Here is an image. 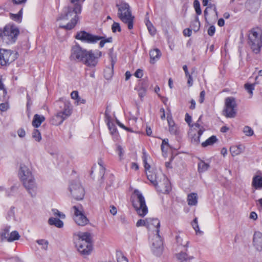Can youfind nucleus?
Instances as JSON below:
<instances>
[{
  "mask_svg": "<svg viewBox=\"0 0 262 262\" xmlns=\"http://www.w3.org/2000/svg\"><path fill=\"white\" fill-rule=\"evenodd\" d=\"M104 115H105V119L106 122H107V121L109 122V121L111 120V116L110 115V111L108 110V107H106V109L105 111Z\"/></svg>",
  "mask_w": 262,
  "mask_h": 262,
  "instance_id": "52",
  "label": "nucleus"
},
{
  "mask_svg": "<svg viewBox=\"0 0 262 262\" xmlns=\"http://www.w3.org/2000/svg\"><path fill=\"white\" fill-rule=\"evenodd\" d=\"M253 243L254 246L257 250L262 249V233L260 232H255L253 235Z\"/></svg>",
  "mask_w": 262,
  "mask_h": 262,
  "instance_id": "18",
  "label": "nucleus"
},
{
  "mask_svg": "<svg viewBox=\"0 0 262 262\" xmlns=\"http://www.w3.org/2000/svg\"><path fill=\"white\" fill-rule=\"evenodd\" d=\"M205 129L203 127H202L200 129H199L198 132V135L194 134V136L191 138V143L194 144H199L200 142V137L204 132Z\"/></svg>",
  "mask_w": 262,
  "mask_h": 262,
  "instance_id": "27",
  "label": "nucleus"
},
{
  "mask_svg": "<svg viewBox=\"0 0 262 262\" xmlns=\"http://www.w3.org/2000/svg\"><path fill=\"white\" fill-rule=\"evenodd\" d=\"M237 105L234 97H227L225 100V107L223 114L226 118H234L237 114Z\"/></svg>",
  "mask_w": 262,
  "mask_h": 262,
  "instance_id": "10",
  "label": "nucleus"
},
{
  "mask_svg": "<svg viewBox=\"0 0 262 262\" xmlns=\"http://www.w3.org/2000/svg\"><path fill=\"white\" fill-rule=\"evenodd\" d=\"M146 94V90L143 87H141L138 89V95L141 99H142Z\"/></svg>",
  "mask_w": 262,
  "mask_h": 262,
  "instance_id": "47",
  "label": "nucleus"
},
{
  "mask_svg": "<svg viewBox=\"0 0 262 262\" xmlns=\"http://www.w3.org/2000/svg\"><path fill=\"white\" fill-rule=\"evenodd\" d=\"M149 56L150 58V63H154L155 61L158 60L160 58L161 53L159 49H155L150 51Z\"/></svg>",
  "mask_w": 262,
  "mask_h": 262,
  "instance_id": "22",
  "label": "nucleus"
},
{
  "mask_svg": "<svg viewBox=\"0 0 262 262\" xmlns=\"http://www.w3.org/2000/svg\"><path fill=\"white\" fill-rule=\"evenodd\" d=\"M7 95V90L5 88L4 84L0 80V99L5 98Z\"/></svg>",
  "mask_w": 262,
  "mask_h": 262,
  "instance_id": "39",
  "label": "nucleus"
},
{
  "mask_svg": "<svg viewBox=\"0 0 262 262\" xmlns=\"http://www.w3.org/2000/svg\"><path fill=\"white\" fill-rule=\"evenodd\" d=\"M169 126V132L171 135H177L179 134V129L178 126L176 125L174 122L172 118L167 119Z\"/></svg>",
  "mask_w": 262,
  "mask_h": 262,
  "instance_id": "21",
  "label": "nucleus"
},
{
  "mask_svg": "<svg viewBox=\"0 0 262 262\" xmlns=\"http://www.w3.org/2000/svg\"><path fill=\"white\" fill-rule=\"evenodd\" d=\"M202 116H203V115H201L200 116V117L199 118V119H198V120L197 122H195L194 124L191 125L190 126H192H192H195V127H197V128H199V129H200V128H202V127H203V126L201 125V124H200V122L201 121V119H202Z\"/></svg>",
  "mask_w": 262,
  "mask_h": 262,
  "instance_id": "50",
  "label": "nucleus"
},
{
  "mask_svg": "<svg viewBox=\"0 0 262 262\" xmlns=\"http://www.w3.org/2000/svg\"><path fill=\"white\" fill-rule=\"evenodd\" d=\"M183 33L184 35L185 36H190L192 34V29H190L189 28L185 29L183 30Z\"/></svg>",
  "mask_w": 262,
  "mask_h": 262,
  "instance_id": "57",
  "label": "nucleus"
},
{
  "mask_svg": "<svg viewBox=\"0 0 262 262\" xmlns=\"http://www.w3.org/2000/svg\"><path fill=\"white\" fill-rule=\"evenodd\" d=\"M209 164L205 163L204 161L201 160L200 162L198 163V171L200 173H202L206 170L209 167Z\"/></svg>",
  "mask_w": 262,
  "mask_h": 262,
  "instance_id": "30",
  "label": "nucleus"
},
{
  "mask_svg": "<svg viewBox=\"0 0 262 262\" xmlns=\"http://www.w3.org/2000/svg\"><path fill=\"white\" fill-rule=\"evenodd\" d=\"M147 228L151 230L155 229L156 234H158L160 232V221L158 219L148 218L147 219Z\"/></svg>",
  "mask_w": 262,
  "mask_h": 262,
  "instance_id": "17",
  "label": "nucleus"
},
{
  "mask_svg": "<svg viewBox=\"0 0 262 262\" xmlns=\"http://www.w3.org/2000/svg\"><path fill=\"white\" fill-rule=\"evenodd\" d=\"M112 30L113 32H116L117 31L121 32V29L119 23L114 22L112 26Z\"/></svg>",
  "mask_w": 262,
  "mask_h": 262,
  "instance_id": "46",
  "label": "nucleus"
},
{
  "mask_svg": "<svg viewBox=\"0 0 262 262\" xmlns=\"http://www.w3.org/2000/svg\"><path fill=\"white\" fill-rule=\"evenodd\" d=\"M32 137L37 142L41 140V136L38 129H34L32 132Z\"/></svg>",
  "mask_w": 262,
  "mask_h": 262,
  "instance_id": "38",
  "label": "nucleus"
},
{
  "mask_svg": "<svg viewBox=\"0 0 262 262\" xmlns=\"http://www.w3.org/2000/svg\"><path fill=\"white\" fill-rule=\"evenodd\" d=\"M134 75L137 78H141L143 75V71L140 69H138L137 70Z\"/></svg>",
  "mask_w": 262,
  "mask_h": 262,
  "instance_id": "58",
  "label": "nucleus"
},
{
  "mask_svg": "<svg viewBox=\"0 0 262 262\" xmlns=\"http://www.w3.org/2000/svg\"><path fill=\"white\" fill-rule=\"evenodd\" d=\"M45 120V117L43 115L35 114L33 116L32 124L33 127L37 128Z\"/></svg>",
  "mask_w": 262,
  "mask_h": 262,
  "instance_id": "20",
  "label": "nucleus"
},
{
  "mask_svg": "<svg viewBox=\"0 0 262 262\" xmlns=\"http://www.w3.org/2000/svg\"><path fill=\"white\" fill-rule=\"evenodd\" d=\"M10 226L6 227L4 230L0 233L1 237L2 240L6 239L9 237V232L10 231Z\"/></svg>",
  "mask_w": 262,
  "mask_h": 262,
  "instance_id": "33",
  "label": "nucleus"
},
{
  "mask_svg": "<svg viewBox=\"0 0 262 262\" xmlns=\"http://www.w3.org/2000/svg\"><path fill=\"white\" fill-rule=\"evenodd\" d=\"M157 191L162 193H168L171 190V185L169 180L163 174H160L159 180L154 185Z\"/></svg>",
  "mask_w": 262,
  "mask_h": 262,
  "instance_id": "14",
  "label": "nucleus"
},
{
  "mask_svg": "<svg viewBox=\"0 0 262 262\" xmlns=\"http://www.w3.org/2000/svg\"><path fill=\"white\" fill-rule=\"evenodd\" d=\"M48 223L58 228H62L63 226V222L58 218L50 217L48 220Z\"/></svg>",
  "mask_w": 262,
  "mask_h": 262,
  "instance_id": "28",
  "label": "nucleus"
},
{
  "mask_svg": "<svg viewBox=\"0 0 262 262\" xmlns=\"http://www.w3.org/2000/svg\"><path fill=\"white\" fill-rule=\"evenodd\" d=\"M19 34L18 28L14 25H7L3 29H0V38L7 45L14 43Z\"/></svg>",
  "mask_w": 262,
  "mask_h": 262,
  "instance_id": "9",
  "label": "nucleus"
},
{
  "mask_svg": "<svg viewBox=\"0 0 262 262\" xmlns=\"http://www.w3.org/2000/svg\"><path fill=\"white\" fill-rule=\"evenodd\" d=\"M212 7H213V10H214V12H215L216 13H217V10H216V8L215 6L214 5H212V4H210L209 5V6H208V7H207V8L205 9V10H204V16H205V19H207V17H207V15H208L207 9H208L209 8H212Z\"/></svg>",
  "mask_w": 262,
  "mask_h": 262,
  "instance_id": "48",
  "label": "nucleus"
},
{
  "mask_svg": "<svg viewBox=\"0 0 262 262\" xmlns=\"http://www.w3.org/2000/svg\"><path fill=\"white\" fill-rule=\"evenodd\" d=\"M71 96L73 99L76 100L79 97L78 91H73L71 94Z\"/></svg>",
  "mask_w": 262,
  "mask_h": 262,
  "instance_id": "59",
  "label": "nucleus"
},
{
  "mask_svg": "<svg viewBox=\"0 0 262 262\" xmlns=\"http://www.w3.org/2000/svg\"><path fill=\"white\" fill-rule=\"evenodd\" d=\"M200 27V24L199 20V17L196 16L195 18V20L191 24V27L195 32L198 31Z\"/></svg>",
  "mask_w": 262,
  "mask_h": 262,
  "instance_id": "37",
  "label": "nucleus"
},
{
  "mask_svg": "<svg viewBox=\"0 0 262 262\" xmlns=\"http://www.w3.org/2000/svg\"><path fill=\"white\" fill-rule=\"evenodd\" d=\"M52 211L55 216H58L62 219H64L66 217L65 214L59 211L57 209H52Z\"/></svg>",
  "mask_w": 262,
  "mask_h": 262,
  "instance_id": "45",
  "label": "nucleus"
},
{
  "mask_svg": "<svg viewBox=\"0 0 262 262\" xmlns=\"http://www.w3.org/2000/svg\"><path fill=\"white\" fill-rule=\"evenodd\" d=\"M8 108V104L6 103H2L0 104V110L2 111H6Z\"/></svg>",
  "mask_w": 262,
  "mask_h": 262,
  "instance_id": "62",
  "label": "nucleus"
},
{
  "mask_svg": "<svg viewBox=\"0 0 262 262\" xmlns=\"http://www.w3.org/2000/svg\"><path fill=\"white\" fill-rule=\"evenodd\" d=\"M36 243L38 245H41L42 246V249L45 250H47L48 249L49 243L47 240L43 239H38L36 241Z\"/></svg>",
  "mask_w": 262,
  "mask_h": 262,
  "instance_id": "43",
  "label": "nucleus"
},
{
  "mask_svg": "<svg viewBox=\"0 0 262 262\" xmlns=\"http://www.w3.org/2000/svg\"><path fill=\"white\" fill-rule=\"evenodd\" d=\"M59 114L62 116L65 119L69 117L72 114V107L71 103L68 101H63L59 100L55 103Z\"/></svg>",
  "mask_w": 262,
  "mask_h": 262,
  "instance_id": "13",
  "label": "nucleus"
},
{
  "mask_svg": "<svg viewBox=\"0 0 262 262\" xmlns=\"http://www.w3.org/2000/svg\"><path fill=\"white\" fill-rule=\"evenodd\" d=\"M151 249L154 253L157 255H160L163 251V241L161 236L157 234L156 236L152 239Z\"/></svg>",
  "mask_w": 262,
  "mask_h": 262,
  "instance_id": "16",
  "label": "nucleus"
},
{
  "mask_svg": "<svg viewBox=\"0 0 262 262\" xmlns=\"http://www.w3.org/2000/svg\"><path fill=\"white\" fill-rule=\"evenodd\" d=\"M18 136L20 138H23L26 135V132L23 128H20L17 130Z\"/></svg>",
  "mask_w": 262,
  "mask_h": 262,
  "instance_id": "61",
  "label": "nucleus"
},
{
  "mask_svg": "<svg viewBox=\"0 0 262 262\" xmlns=\"http://www.w3.org/2000/svg\"><path fill=\"white\" fill-rule=\"evenodd\" d=\"M143 162H144V167H145V170L146 171L150 169V166L147 162V157H146V156L145 155H144V156L143 157Z\"/></svg>",
  "mask_w": 262,
  "mask_h": 262,
  "instance_id": "53",
  "label": "nucleus"
},
{
  "mask_svg": "<svg viewBox=\"0 0 262 262\" xmlns=\"http://www.w3.org/2000/svg\"><path fill=\"white\" fill-rule=\"evenodd\" d=\"M111 66H112V70H111L110 68L108 69V70L110 71V76L107 77L106 75H105V77L106 79H108L110 77H111L112 75V72H113V68H114V64L115 63V60L113 59V58L112 57H111Z\"/></svg>",
  "mask_w": 262,
  "mask_h": 262,
  "instance_id": "54",
  "label": "nucleus"
},
{
  "mask_svg": "<svg viewBox=\"0 0 262 262\" xmlns=\"http://www.w3.org/2000/svg\"><path fill=\"white\" fill-rule=\"evenodd\" d=\"M146 175L148 180L150 181L154 185H155L160 178V176H157L155 172L149 170H148V171H146Z\"/></svg>",
  "mask_w": 262,
  "mask_h": 262,
  "instance_id": "25",
  "label": "nucleus"
},
{
  "mask_svg": "<svg viewBox=\"0 0 262 262\" xmlns=\"http://www.w3.org/2000/svg\"><path fill=\"white\" fill-rule=\"evenodd\" d=\"M164 145L166 146L167 148H168L169 147V145L168 144V140L167 139H164L162 140L161 144V150L163 152H164Z\"/></svg>",
  "mask_w": 262,
  "mask_h": 262,
  "instance_id": "56",
  "label": "nucleus"
},
{
  "mask_svg": "<svg viewBox=\"0 0 262 262\" xmlns=\"http://www.w3.org/2000/svg\"><path fill=\"white\" fill-rule=\"evenodd\" d=\"M205 91H202L201 92L200 94V99H199V102L200 103H203L205 99Z\"/></svg>",
  "mask_w": 262,
  "mask_h": 262,
  "instance_id": "60",
  "label": "nucleus"
},
{
  "mask_svg": "<svg viewBox=\"0 0 262 262\" xmlns=\"http://www.w3.org/2000/svg\"><path fill=\"white\" fill-rule=\"evenodd\" d=\"M147 219L145 220L140 219L138 220L136 223V226L139 227L140 226H146L147 225Z\"/></svg>",
  "mask_w": 262,
  "mask_h": 262,
  "instance_id": "49",
  "label": "nucleus"
},
{
  "mask_svg": "<svg viewBox=\"0 0 262 262\" xmlns=\"http://www.w3.org/2000/svg\"><path fill=\"white\" fill-rule=\"evenodd\" d=\"M217 141V139L215 136H212L207 139L205 142L202 143V146L206 147L208 146L212 145Z\"/></svg>",
  "mask_w": 262,
  "mask_h": 262,
  "instance_id": "29",
  "label": "nucleus"
},
{
  "mask_svg": "<svg viewBox=\"0 0 262 262\" xmlns=\"http://www.w3.org/2000/svg\"><path fill=\"white\" fill-rule=\"evenodd\" d=\"M193 7L195 9L197 15H200L202 14V10L200 8V4L198 0H194L193 2Z\"/></svg>",
  "mask_w": 262,
  "mask_h": 262,
  "instance_id": "40",
  "label": "nucleus"
},
{
  "mask_svg": "<svg viewBox=\"0 0 262 262\" xmlns=\"http://www.w3.org/2000/svg\"><path fill=\"white\" fill-rule=\"evenodd\" d=\"M258 78V76H256L255 77V82L253 84L246 83L245 84V88L248 93L252 96L253 95V91L254 89V85L255 84L258 83L257 82V80Z\"/></svg>",
  "mask_w": 262,
  "mask_h": 262,
  "instance_id": "31",
  "label": "nucleus"
},
{
  "mask_svg": "<svg viewBox=\"0 0 262 262\" xmlns=\"http://www.w3.org/2000/svg\"><path fill=\"white\" fill-rule=\"evenodd\" d=\"M18 174L28 192L31 196H35L36 194L37 186L34 178L29 168L25 164H21Z\"/></svg>",
  "mask_w": 262,
  "mask_h": 262,
  "instance_id": "4",
  "label": "nucleus"
},
{
  "mask_svg": "<svg viewBox=\"0 0 262 262\" xmlns=\"http://www.w3.org/2000/svg\"><path fill=\"white\" fill-rule=\"evenodd\" d=\"M252 186L256 189L262 188V177L255 176L252 179Z\"/></svg>",
  "mask_w": 262,
  "mask_h": 262,
  "instance_id": "23",
  "label": "nucleus"
},
{
  "mask_svg": "<svg viewBox=\"0 0 262 262\" xmlns=\"http://www.w3.org/2000/svg\"><path fill=\"white\" fill-rule=\"evenodd\" d=\"M215 28L214 26L212 25L208 28L207 33L209 36H212L215 33Z\"/></svg>",
  "mask_w": 262,
  "mask_h": 262,
  "instance_id": "55",
  "label": "nucleus"
},
{
  "mask_svg": "<svg viewBox=\"0 0 262 262\" xmlns=\"http://www.w3.org/2000/svg\"><path fill=\"white\" fill-rule=\"evenodd\" d=\"M75 38L77 39L80 40L82 42L88 43H95L100 40L99 47L103 48L105 43L112 42V37H110L105 38L104 37L93 35L85 31H81L77 33Z\"/></svg>",
  "mask_w": 262,
  "mask_h": 262,
  "instance_id": "7",
  "label": "nucleus"
},
{
  "mask_svg": "<svg viewBox=\"0 0 262 262\" xmlns=\"http://www.w3.org/2000/svg\"><path fill=\"white\" fill-rule=\"evenodd\" d=\"M132 205L138 214L144 216L148 212V208L146 205L145 200L142 193L138 189L134 191L131 197Z\"/></svg>",
  "mask_w": 262,
  "mask_h": 262,
  "instance_id": "8",
  "label": "nucleus"
},
{
  "mask_svg": "<svg viewBox=\"0 0 262 262\" xmlns=\"http://www.w3.org/2000/svg\"><path fill=\"white\" fill-rule=\"evenodd\" d=\"M69 190L73 197L76 200H81L84 198V189L78 180L71 182L69 185Z\"/></svg>",
  "mask_w": 262,
  "mask_h": 262,
  "instance_id": "11",
  "label": "nucleus"
},
{
  "mask_svg": "<svg viewBox=\"0 0 262 262\" xmlns=\"http://www.w3.org/2000/svg\"><path fill=\"white\" fill-rule=\"evenodd\" d=\"M106 122L107 123V125L108 126V127L110 130L111 131V134H113L114 133H116V130H117V128H116L115 124L113 122H111V120L109 121V122L107 121Z\"/></svg>",
  "mask_w": 262,
  "mask_h": 262,
  "instance_id": "44",
  "label": "nucleus"
},
{
  "mask_svg": "<svg viewBox=\"0 0 262 262\" xmlns=\"http://www.w3.org/2000/svg\"><path fill=\"white\" fill-rule=\"evenodd\" d=\"M74 210V220L75 223L79 226H84L87 225L89 220L84 215L82 209H80L78 206H73Z\"/></svg>",
  "mask_w": 262,
  "mask_h": 262,
  "instance_id": "15",
  "label": "nucleus"
},
{
  "mask_svg": "<svg viewBox=\"0 0 262 262\" xmlns=\"http://www.w3.org/2000/svg\"><path fill=\"white\" fill-rule=\"evenodd\" d=\"M117 150L118 151L119 156L120 158H121L123 155V149L122 147H121V146L118 145L117 146Z\"/></svg>",
  "mask_w": 262,
  "mask_h": 262,
  "instance_id": "64",
  "label": "nucleus"
},
{
  "mask_svg": "<svg viewBox=\"0 0 262 262\" xmlns=\"http://www.w3.org/2000/svg\"><path fill=\"white\" fill-rule=\"evenodd\" d=\"M191 225H192L193 228L195 230L196 234H202L203 233V232L202 231L200 230L199 227L198 225L197 217H195L194 219V220H193V221L191 223Z\"/></svg>",
  "mask_w": 262,
  "mask_h": 262,
  "instance_id": "36",
  "label": "nucleus"
},
{
  "mask_svg": "<svg viewBox=\"0 0 262 262\" xmlns=\"http://www.w3.org/2000/svg\"><path fill=\"white\" fill-rule=\"evenodd\" d=\"M66 119L59 114V112H57V114L52 117L51 119L50 122L51 124L55 126L60 125Z\"/></svg>",
  "mask_w": 262,
  "mask_h": 262,
  "instance_id": "19",
  "label": "nucleus"
},
{
  "mask_svg": "<svg viewBox=\"0 0 262 262\" xmlns=\"http://www.w3.org/2000/svg\"><path fill=\"white\" fill-rule=\"evenodd\" d=\"M118 9L117 16L122 22L127 26L129 30L134 28L135 16L133 15L129 4L122 1L116 5Z\"/></svg>",
  "mask_w": 262,
  "mask_h": 262,
  "instance_id": "5",
  "label": "nucleus"
},
{
  "mask_svg": "<svg viewBox=\"0 0 262 262\" xmlns=\"http://www.w3.org/2000/svg\"><path fill=\"white\" fill-rule=\"evenodd\" d=\"M74 242L77 250L81 254L87 255L91 253L93 247L90 233L85 232L75 234Z\"/></svg>",
  "mask_w": 262,
  "mask_h": 262,
  "instance_id": "3",
  "label": "nucleus"
},
{
  "mask_svg": "<svg viewBox=\"0 0 262 262\" xmlns=\"http://www.w3.org/2000/svg\"><path fill=\"white\" fill-rule=\"evenodd\" d=\"M17 54L10 50L0 49V64L7 66L17 58Z\"/></svg>",
  "mask_w": 262,
  "mask_h": 262,
  "instance_id": "12",
  "label": "nucleus"
},
{
  "mask_svg": "<svg viewBox=\"0 0 262 262\" xmlns=\"http://www.w3.org/2000/svg\"><path fill=\"white\" fill-rule=\"evenodd\" d=\"M243 132L247 136H252L254 134L253 129L248 126H246L244 127Z\"/></svg>",
  "mask_w": 262,
  "mask_h": 262,
  "instance_id": "42",
  "label": "nucleus"
},
{
  "mask_svg": "<svg viewBox=\"0 0 262 262\" xmlns=\"http://www.w3.org/2000/svg\"><path fill=\"white\" fill-rule=\"evenodd\" d=\"M185 120L189 126L191 125L190 123L191 122V117L188 113H186L185 115Z\"/></svg>",
  "mask_w": 262,
  "mask_h": 262,
  "instance_id": "63",
  "label": "nucleus"
},
{
  "mask_svg": "<svg viewBox=\"0 0 262 262\" xmlns=\"http://www.w3.org/2000/svg\"><path fill=\"white\" fill-rule=\"evenodd\" d=\"M230 151L232 156H235L241 153L239 148L236 146H232L230 148Z\"/></svg>",
  "mask_w": 262,
  "mask_h": 262,
  "instance_id": "41",
  "label": "nucleus"
},
{
  "mask_svg": "<svg viewBox=\"0 0 262 262\" xmlns=\"http://www.w3.org/2000/svg\"><path fill=\"white\" fill-rule=\"evenodd\" d=\"M102 56V52L97 51L94 53L92 50H87L77 45L72 47L70 59L72 61L81 62L90 68L95 67L98 60Z\"/></svg>",
  "mask_w": 262,
  "mask_h": 262,
  "instance_id": "2",
  "label": "nucleus"
},
{
  "mask_svg": "<svg viewBox=\"0 0 262 262\" xmlns=\"http://www.w3.org/2000/svg\"><path fill=\"white\" fill-rule=\"evenodd\" d=\"M146 25L148 28L149 33L152 36L155 35L156 33V30L149 20H147Z\"/></svg>",
  "mask_w": 262,
  "mask_h": 262,
  "instance_id": "35",
  "label": "nucleus"
},
{
  "mask_svg": "<svg viewBox=\"0 0 262 262\" xmlns=\"http://www.w3.org/2000/svg\"><path fill=\"white\" fill-rule=\"evenodd\" d=\"M8 237L9 238H7V241L11 242L14 241L19 239L20 235L17 231H13L10 233V236Z\"/></svg>",
  "mask_w": 262,
  "mask_h": 262,
  "instance_id": "32",
  "label": "nucleus"
},
{
  "mask_svg": "<svg viewBox=\"0 0 262 262\" xmlns=\"http://www.w3.org/2000/svg\"><path fill=\"white\" fill-rule=\"evenodd\" d=\"M198 194L196 193H191L187 195V202L189 206H195L198 203Z\"/></svg>",
  "mask_w": 262,
  "mask_h": 262,
  "instance_id": "24",
  "label": "nucleus"
},
{
  "mask_svg": "<svg viewBox=\"0 0 262 262\" xmlns=\"http://www.w3.org/2000/svg\"><path fill=\"white\" fill-rule=\"evenodd\" d=\"M177 258L180 262H187L193 258V256H189L185 252H180L176 255Z\"/></svg>",
  "mask_w": 262,
  "mask_h": 262,
  "instance_id": "26",
  "label": "nucleus"
},
{
  "mask_svg": "<svg viewBox=\"0 0 262 262\" xmlns=\"http://www.w3.org/2000/svg\"><path fill=\"white\" fill-rule=\"evenodd\" d=\"M10 16H11V18L13 20H14L15 21H19V22L21 21V18L20 17V16L17 13V14L10 13Z\"/></svg>",
  "mask_w": 262,
  "mask_h": 262,
  "instance_id": "51",
  "label": "nucleus"
},
{
  "mask_svg": "<svg viewBox=\"0 0 262 262\" xmlns=\"http://www.w3.org/2000/svg\"><path fill=\"white\" fill-rule=\"evenodd\" d=\"M116 255L118 262H128L127 258L123 255L121 251H117Z\"/></svg>",
  "mask_w": 262,
  "mask_h": 262,
  "instance_id": "34",
  "label": "nucleus"
},
{
  "mask_svg": "<svg viewBox=\"0 0 262 262\" xmlns=\"http://www.w3.org/2000/svg\"><path fill=\"white\" fill-rule=\"evenodd\" d=\"M85 0H70L71 4L64 8L62 13L57 18V21L67 20L71 18L70 21L66 25L59 24V28L67 30L72 29L79 19L78 15L81 12L82 3Z\"/></svg>",
  "mask_w": 262,
  "mask_h": 262,
  "instance_id": "1",
  "label": "nucleus"
},
{
  "mask_svg": "<svg viewBox=\"0 0 262 262\" xmlns=\"http://www.w3.org/2000/svg\"><path fill=\"white\" fill-rule=\"evenodd\" d=\"M248 32V44L254 53L259 54L262 47V30L256 27Z\"/></svg>",
  "mask_w": 262,
  "mask_h": 262,
  "instance_id": "6",
  "label": "nucleus"
}]
</instances>
